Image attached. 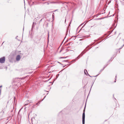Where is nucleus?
I'll use <instances>...</instances> for the list:
<instances>
[{"mask_svg": "<svg viewBox=\"0 0 124 124\" xmlns=\"http://www.w3.org/2000/svg\"><path fill=\"white\" fill-rule=\"evenodd\" d=\"M64 62H67V60H64L63 61Z\"/></svg>", "mask_w": 124, "mask_h": 124, "instance_id": "8", "label": "nucleus"}, {"mask_svg": "<svg viewBox=\"0 0 124 124\" xmlns=\"http://www.w3.org/2000/svg\"><path fill=\"white\" fill-rule=\"evenodd\" d=\"M66 19H65V22H66Z\"/></svg>", "mask_w": 124, "mask_h": 124, "instance_id": "16", "label": "nucleus"}, {"mask_svg": "<svg viewBox=\"0 0 124 124\" xmlns=\"http://www.w3.org/2000/svg\"><path fill=\"white\" fill-rule=\"evenodd\" d=\"M5 61V58L4 57H3L0 59V62L1 63H4Z\"/></svg>", "mask_w": 124, "mask_h": 124, "instance_id": "2", "label": "nucleus"}, {"mask_svg": "<svg viewBox=\"0 0 124 124\" xmlns=\"http://www.w3.org/2000/svg\"><path fill=\"white\" fill-rule=\"evenodd\" d=\"M84 72L85 74V75H87V74H88V73H87V71L86 70H84Z\"/></svg>", "mask_w": 124, "mask_h": 124, "instance_id": "5", "label": "nucleus"}, {"mask_svg": "<svg viewBox=\"0 0 124 124\" xmlns=\"http://www.w3.org/2000/svg\"><path fill=\"white\" fill-rule=\"evenodd\" d=\"M20 78H16L13 79V81L14 82H18L20 80Z\"/></svg>", "mask_w": 124, "mask_h": 124, "instance_id": "3", "label": "nucleus"}, {"mask_svg": "<svg viewBox=\"0 0 124 124\" xmlns=\"http://www.w3.org/2000/svg\"><path fill=\"white\" fill-rule=\"evenodd\" d=\"M1 92V89H0V93Z\"/></svg>", "mask_w": 124, "mask_h": 124, "instance_id": "10", "label": "nucleus"}, {"mask_svg": "<svg viewBox=\"0 0 124 124\" xmlns=\"http://www.w3.org/2000/svg\"><path fill=\"white\" fill-rule=\"evenodd\" d=\"M18 37V36H17V37H16V38H17V37Z\"/></svg>", "mask_w": 124, "mask_h": 124, "instance_id": "12", "label": "nucleus"}, {"mask_svg": "<svg viewBox=\"0 0 124 124\" xmlns=\"http://www.w3.org/2000/svg\"><path fill=\"white\" fill-rule=\"evenodd\" d=\"M2 86L1 85L0 86V87H2Z\"/></svg>", "mask_w": 124, "mask_h": 124, "instance_id": "11", "label": "nucleus"}, {"mask_svg": "<svg viewBox=\"0 0 124 124\" xmlns=\"http://www.w3.org/2000/svg\"><path fill=\"white\" fill-rule=\"evenodd\" d=\"M85 107L84 109L83 110V116H82V123L83 124H85Z\"/></svg>", "mask_w": 124, "mask_h": 124, "instance_id": "1", "label": "nucleus"}, {"mask_svg": "<svg viewBox=\"0 0 124 124\" xmlns=\"http://www.w3.org/2000/svg\"><path fill=\"white\" fill-rule=\"evenodd\" d=\"M81 56L82 55V54H81Z\"/></svg>", "mask_w": 124, "mask_h": 124, "instance_id": "13", "label": "nucleus"}, {"mask_svg": "<svg viewBox=\"0 0 124 124\" xmlns=\"http://www.w3.org/2000/svg\"><path fill=\"white\" fill-rule=\"evenodd\" d=\"M20 57L19 55H17L16 57V59L17 61H19L20 59Z\"/></svg>", "mask_w": 124, "mask_h": 124, "instance_id": "4", "label": "nucleus"}, {"mask_svg": "<svg viewBox=\"0 0 124 124\" xmlns=\"http://www.w3.org/2000/svg\"><path fill=\"white\" fill-rule=\"evenodd\" d=\"M75 61V59H74V60H72V61H71V62H74Z\"/></svg>", "mask_w": 124, "mask_h": 124, "instance_id": "7", "label": "nucleus"}, {"mask_svg": "<svg viewBox=\"0 0 124 124\" xmlns=\"http://www.w3.org/2000/svg\"><path fill=\"white\" fill-rule=\"evenodd\" d=\"M49 34H48V37H49Z\"/></svg>", "mask_w": 124, "mask_h": 124, "instance_id": "14", "label": "nucleus"}, {"mask_svg": "<svg viewBox=\"0 0 124 124\" xmlns=\"http://www.w3.org/2000/svg\"><path fill=\"white\" fill-rule=\"evenodd\" d=\"M38 103H39V102H38V103H37L36 104V105H37L38 104Z\"/></svg>", "mask_w": 124, "mask_h": 124, "instance_id": "9", "label": "nucleus"}, {"mask_svg": "<svg viewBox=\"0 0 124 124\" xmlns=\"http://www.w3.org/2000/svg\"><path fill=\"white\" fill-rule=\"evenodd\" d=\"M20 110H21V109L20 110H19V111H20Z\"/></svg>", "mask_w": 124, "mask_h": 124, "instance_id": "17", "label": "nucleus"}, {"mask_svg": "<svg viewBox=\"0 0 124 124\" xmlns=\"http://www.w3.org/2000/svg\"><path fill=\"white\" fill-rule=\"evenodd\" d=\"M67 57H60V58H66Z\"/></svg>", "mask_w": 124, "mask_h": 124, "instance_id": "6", "label": "nucleus"}, {"mask_svg": "<svg viewBox=\"0 0 124 124\" xmlns=\"http://www.w3.org/2000/svg\"><path fill=\"white\" fill-rule=\"evenodd\" d=\"M79 56H80V55H79V56H78V58Z\"/></svg>", "mask_w": 124, "mask_h": 124, "instance_id": "15", "label": "nucleus"}]
</instances>
